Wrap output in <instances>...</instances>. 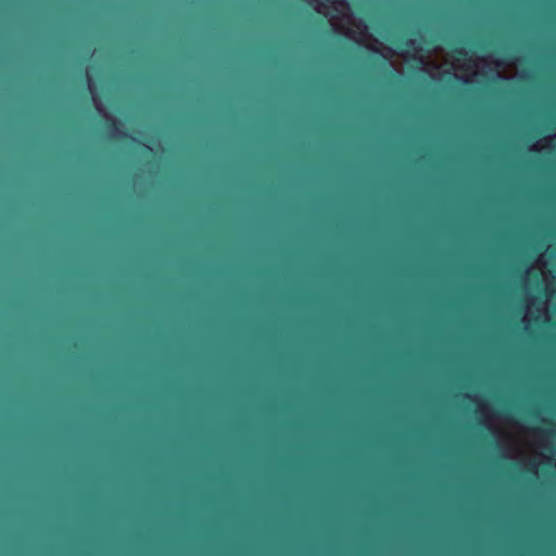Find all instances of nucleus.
Returning <instances> with one entry per match:
<instances>
[{"label":"nucleus","mask_w":556,"mask_h":556,"mask_svg":"<svg viewBox=\"0 0 556 556\" xmlns=\"http://www.w3.org/2000/svg\"><path fill=\"white\" fill-rule=\"evenodd\" d=\"M472 401L479 421L493 434L501 454L517 460L532 470L542 465L553 464L554 453L548 434L538 428H530L518 420L496 414L489 402L481 396L465 395Z\"/></svg>","instance_id":"obj_1"},{"label":"nucleus","mask_w":556,"mask_h":556,"mask_svg":"<svg viewBox=\"0 0 556 556\" xmlns=\"http://www.w3.org/2000/svg\"><path fill=\"white\" fill-rule=\"evenodd\" d=\"M407 48L399 54L405 60H416L419 68L433 79H442L453 72L464 83H480L489 79H510L509 70L516 67L518 59H501L492 54L478 56L459 50L453 53L442 48L424 50L416 39L407 41Z\"/></svg>","instance_id":"obj_2"},{"label":"nucleus","mask_w":556,"mask_h":556,"mask_svg":"<svg viewBox=\"0 0 556 556\" xmlns=\"http://www.w3.org/2000/svg\"><path fill=\"white\" fill-rule=\"evenodd\" d=\"M315 12L325 15L332 30L342 35L355 43L379 53L384 59H392L396 52L375 39L368 31V27L359 18H356L345 0H303Z\"/></svg>","instance_id":"obj_3"},{"label":"nucleus","mask_w":556,"mask_h":556,"mask_svg":"<svg viewBox=\"0 0 556 556\" xmlns=\"http://www.w3.org/2000/svg\"><path fill=\"white\" fill-rule=\"evenodd\" d=\"M554 277L540 267L533 266L527 271L526 314L523 320L547 323V303L554 293Z\"/></svg>","instance_id":"obj_4"},{"label":"nucleus","mask_w":556,"mask_h":556,"mask_svg":"<svg viewBox=\"0 0 556 556\" xmlns=\"http://www.w3.org/2000/svg\"><path fill=\"white\" fill-rule=\"evenodd\" d=\"M93 101H94V104H96V108L97 110L104 115V117L110 121L112 123V129H111V135L112 137H119L123 135L122 131H119L117 125H118V122L114 118H112L111 116H109L106 113H104L103 111V108L101 106V104L97 101V99L93 97Z\"/></svg>","instance_id":"obj_5"},{"label":"nucleus","mask_w":556,"mask_h":556,"mask_svg":"<svg viewBox=\"0 0 556 556\" xmlns=\"http://www.w3.org/2000/svg\"><path fill=\"white\" fill-rule=\"evenodd\" d=\"M556 135H553V136H548V137H545V138H542L540 140H538L535 143H533L532 146H530L529 150L530 151H542L544 149H546L551 142V140L555 137Z\"/></svg>","instance_id":"obj_6"},{"label":"nucleus","mask_w":556,"mask_h":556,"mask_svg":"<svg viewBox=\"0 0 556 556\" xmlns=\"http://www.w3.org/2000/svg\"><path fill=\"white\" fill-rule=\"evenodd\" d=\"M554 466H555V468H556V463H555V465H554Z\"/></svg>","instance_id":"obj_7"}]
</instances>
